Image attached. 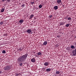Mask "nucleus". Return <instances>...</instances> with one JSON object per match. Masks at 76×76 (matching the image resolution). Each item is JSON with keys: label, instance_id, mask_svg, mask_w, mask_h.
Listing matches in <instances>:
<instances>
[{"label": "nucleus", "instance_id": "f257e3e1", "mask_svg": "<svg viewBox=\"0 0 76 76\" xmlns=\"http://www.w3.org/2000/svg\"><path fill=\"white\" fill-rule=\"evenodd\" d=\"M27 57H28V55H27V54H25V55L21 56L20 57L18 58L17 59L19 63L25 61L26 60Z\"/></svg>", "mask_w": 76, "mask_h": 76}, {"label": "nucleus", "instance_id": "f03ea898", "mask_svg": "<svg viewBox=\"0 0 76 76\" xmlns=\"http://www.w3.org/2000/svg\"><path fill=\"white\" fill-rule=\"evenodd\" d=\"M11 69V66H7L4 68V70H9Z\"/></svg>", "mask_w": 76, "mask_h": 76}, {"label": "nucleus", "instance_id": "7ed1b4c3", "mask_svg": "<svg viewBox=\"0 0 76 76\" xmlns=\"http://www.w3.org/2000/svg\"><path fill=\"white\" fill-rule=\"evenodd\" d=\"M26 31L27 33L29 34H32L33 33L32 30L31 29H28L26 30Z\"/></svg>", "mask_w": 76, "mask_h": 76}, {"label": "nucleus", "instance_id": "20e7f679", "mask_svg": "<svg viewBox=\"0 0 76 76\" xmlns=\"http://www.w3.org/2000/svg\"><path fill=\"white\" fill-rule=\"evenodd\" d=\"M41 52H39L37 53H36L35 54V56L36 57H38L39 56H41Z\"/></svg>", "mask_w": 76, "mask_h": 76}, {"label": "nucleus", "instance_id": "39448f33", "mask_svg": "<svg viewBox=\"0 0 76 76\" xmlns=\"http://www.w3.org/2000/svg\"><path fill=\"white\" fill-rule=\"evenodd\" d=\"M72 53L73 54V56H74L76 55V49H75L74 50H73Z\"/></svg>", "mask_w": 76, "mask_h": 76}, {"label": "nucleus", "instance_id": "423d86ee", "mask_svg": "<svg viewBox=\"0 0 76 76\" xmlns=\"http://www.w3.org/2000/svg\"><path fill=\"white\" fill-rule=\"evenodd\" d=\"M44 66H48L49 65V63L48 62H46L44 64Z\"/></svg>", "mask_w": 76, "mask_h": 76}, {"label": "nucleus", "instance_id": "0eeeda50", "mask_svg": "<svg viewBox=\"0 0 76 76\" xmlns=\"http://www.w3.org/2000/svg\"><path fill=\"white\" fill-rule=\"evenodd\" d=\"M31 61L33 63H35V58H33L31 59Z\"/></svg>", "mask_w": 76, "mask_h": 76}, {"label": "nucleus", "instance_id": "6e6552de", "mask_svg": "<svg viewBox=\"0 0 76 76\" xmlns=\"http://www.w3.org/2000/svg\"><path fill=\"white\" fill-rule=\"evenodd\" d=\"M57 2L58 4H60L61 3V0H57Z\"/></svg>", "mask_w": 76, "mask_h": 76}, {"label": "nucleus", "instance_id": "1a4fd4ad", "mask_svg": "<svg viewBox=\"0 0 76 76\" xmlns=\"http://www.w3.org/2000/svg\"><path fill=\"white\" fill-rule=\"evenodd\" d=\"M53 9H54V10H57V9H58V6H55L53 7Z\"/></svg>", "mask_w": 76, "mask_h": 76}, {"label": "nucleus", "instance_id": "9d476101", "mask_svg": "<svg viewBox=\"0 0 76 76\" xmlns=\"http://www.w3.org/2000/svg\"><path fill=\"white\" fill-rule=\"evenodd\" d=\"M67 19V20H69L70 21L72 20V18H71L70 17L67 18V17L66 18V19Z\"/></svg>", "mask_w": 76, "mask_h": 76}, {"label": "nucleus", "instance_id": "9b49d317", "mask_svg": "<svg viewBox=\"0 0 76 76\" xmlns=\"http://www.w3.org/2000/svg\"><path fill=\"white\" fill-rule=\"evenodd\" d=\"M24 20H20L19 21V22L21 23V24H22Z\"/></svg>", "mask_w": 76, "mask_h": 76}, {"label": "nucleus", "instance_id": "f8f14e48", "mask_svg": "<svg viewBox=\"0 0 76 76\" xmlns=\"http://www.w3.org/2000/svg\"><path fill=\"white\" fill-rule=\"evenodd\" d=\"M51 69L50 68H48L47 69H46V70L47 71V72H50L51 70Z\"/></svg>", "mask_w": 76, "mask_h": 76}, {"label": "nucleus", "instance_id": "ddd939ff", "mask_svg": "<svg viewBox=\"0 0 76 76\" xmlns=\"http://www.w3.org/2000/svg\"><path fill=\"white\" fill-rule=\"evenodd\" d=\"M60 72L58 71H56V74H57V75H59V74H60Z\"/></svg>", "mask_w": 76, "mask_h": 76}, {"label": "nucleus", "instance_id": "4468645a", "mask_svg": "<svg viewBox=\"0 0 76 76\" xmlns=\"http://www.w3.org/2000/svg\"><path fill=\"white\" fill-rule=\"evenodd\" d=\"M47 44V42H44V43H43V45H45Z\"/></svg>", "mask_w": 76, "mask_h": 76}, {"label": "nucleus", "instance_id": "2eb2a0df", "mask_svg": "<svg viewBox=\"0 0 76 76\" xmlns=\"http://www.w3.org/2000/svg\"><path fill=\"white\" fill-rule=\"evenodd\" d=\"M4 8H2L1 10V12H4Z\"/></svg>", "mask_w": 76, "mask_h": 76}, {"label": "nucleus", "instance_id": "dca6fc26", "mask_svg": "<svg viewBox=\"0 0 76 76\" xmlns=\"http://www.w3.org/2000/svg\"><path fill=\"white\" fill-rule=\"evenodd\" d=\"M71 48H72V49H74V48H75V46H74L73 45H72L71 46Z\"/></svg>", "mask_w": 76, "mask_h": 76}, {"label": "nucleus", "instance_id": "f3484780", "mask_svg": "<svg viewBox=\"0 0 76 76\" xmlns=\"http://www.w3.org/2000/svg\"><path fill=\"white\" fill-rule=\"evenodd\" d=\"M34 15H31L30 16V19H32V18H33V17H34Z\"/></svg>", "mask_w": 76, "mask_h": 76}, {"label": "nucleus", "instance_id": "a211bd4d", "mask_svg": "<svg viewBox=\"0 0 76 76\" xmlns=\"http://www.w3.org/2000/svg\"><path fill=\"white\" fill-rule=\"evenodd\" d=\"M42 6L41 5H40L39 6V7L40 8V9H41V8H42Z\"/></svg>", "mask_w": 76, "mask_h": 76}, {"label": "nucleus", "instance_id": "6ab92c4d", "mask_svg": "<svg viewBox=\"0 0 76 76\" xmlns=\"http://www.w3.org/2000/svg\"><path fill=\"white\" fill-rule=\"evenodd\" d=\"M69 24H67L66 25V27H69Z\"/></svg>", "mask_w": 76, "mask_h": 76}, {"label": "nucleus", "instance_id": "aec40b11", "mask_svg": "<svg viewBox=\"0 0 76 76\" xmlns=\"http://www.w3.org/2000/svg\"><path fill=\"white\" fill-rule=\"evenodd\" d=\"M2 53H3V54H4V53H6V51L4 50H3L2 51Z\"/></svg>", "mask_w": 76, "mask_h": 76}, {"label": "nucleus", "instance_id": "412c9836", "mask_svg": "<svg viewBox=\"0 0 76 76\" xmlns=\"http://www.w3.org/2000/svg\"><path fill=\"white\" fill-rule=\"evenodd\" d=\"M23 64H22V63H20L19 64V65L20 66H22Z\"/></svg>", "mask_w": 76, "mask_h": 76}, {"label": "nucleus", "instance_id": "4be33fe9", "mask_svg": "<svg viewBox=\"0 0 76 76\" xmlns=\"http://www.w3.org/2000/svg\"><path fill=\"white\" fill-rule=\"evenodd\" d=\"M31 4H35V2H31Z\"/></svg>", "mask_w": 76, "mask_h": 76}, {"label": "nucleus", "instance_id": "5701e85b", "mask_svg": "<svg viewBox=\"0 0 76 76\" xmlns=\"http://www.w3.org/2000/svg\"><path fill=\"white\" fill-rule=\"evenodd\" d=\"M2 24H3V23L2 22H1L0 23V24L2 25Z\"/></svg>", "mask_w": 76, "mask_h": 76}, {"label": "nucleus", "instance_id": "b1692460", "mask_svg": "<svg viewBox=\"0 0 76 76\" xmlns=\"http://www.w3.org/2000/svg\"><path fill=\"white\" fill-rule=\"evenodd\" d=\"M22 7H25V5L24 4H23L22 5Z\"/></svg>", "mask_w": 76, "mask_h": 76}, {"label": "nucleus", "instance_id": "393cba45", "mask_svg": "<svg viewBox=\"0 0 76 76\" xmlns=\"http://www.w3.org/2000/svg\"><path fill=\"white\" fill-rule=\"evenodd\" d=\"M57 37H58V38H60L61 36L60 35H58V36H57Z\"/></svg>", "mask_w": 76, "mask_h": 76}, {"label": "nucleus", "instance_id": "a878e982", "mask_svg": "<svg viewBox=\"0 0 76 76\" xmlns=\"http://www.w3.org/2000/svg\"><path fill=\"white\" fill-rule=\"evenodd\" d=\"M49 17H50V18H52V17H53V15H51L49 16Z\"/></svg>", "mask_w": 76, "mask_h": 76}, {"label": "nucleus", "instance_id": "bb28decb", "mask_svg": "<svg viewBox=\"0 0 76 76\" xmlns=\"http://www.w3.org/2000/svg\"><path fill=\"white\" fill-rule=\"evenodd\" d=\"M60 25H63V23H60Z\"/></svg>", "mask_w": 76, "mask_h": 76}, {"label": "nucleus", "instance_id": "cd10ccee", "mask_svg": "<svg viewBox=\"0 0 76 76\" xmlns=\"http://www.w3.org/2000/svg\"><path fill=\"white\" fill-rule=\"evenodd\" d=\"M2 1H3V2H4V1H6V0H2Z\"/></svg>", "mask_w": 76, "mask_h": 76}, {"label": "nucleus", "instance_id": "c85d7f7f", "mask_svg": "<svg viewBox=\"0 0 76 76\" xmlns=\"http://www.w3.org/2000/svg\"><path fill=\"white\" fill-rule=\"evenodd\" d=\"M7 1H8V2H9L10 1V0H7Z\"/></svg>", "mask_w": 76, "mask_h": 76}, {"label": "nucleus", "instance_id": "c756f323", "mask_svg": "<svg viewBox=\"0 0 76 76\" xmlns=\"http://www.w3.org/2000/svg\"><path fill=\"white\" fill-rule=\"evenodd\" d=\"M18 50H21V49L20 48Z\"/></svg>", "mask_w": 76, "mask_h": 76}, {"label": "nucleus", "instance_id": "7c9ffc66", "mask_svg": "<svg viewBox=\"0 0 76 76\" xmlns=\"http://www.w3.org/2000/svg\"><path fill=\"white\" fill-rule=\"evenodd\" d=\"M1 71H0V74H1Z\"/></svg>", "mask_w": 76, "mask_h": 76}, {"label": "nucleus", "instance_id": "2f4dec72", "mask_svg": "<svg viewBox=\"0 0 76 76\" xmlns=\"http://www.w3.org/2000/svg\"><path fill=\"white\" fill-rule=\"evenodd\" d=\"M43 69H44V70H45V68H44Z\"/></svg>", "mask_w": 76, "mask_h": 76}, {"label": "nucleus", "instance_id": "473e14b6", "mask_svg": "<svg viewBox=\"0 0 76 76\" xmlns=\"http://www.w3.org/2000/svg\"><path fill=\"white\" fill-rule=\"evenodd\" d=\"M67 16V17H68V16Z\"/></svg>", "mask_w": 76, "mask_h": 76}]
</instances>
